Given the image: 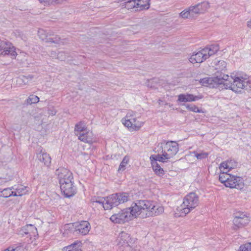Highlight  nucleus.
Wrapping results in <instances>:
<instances>
[{
  "mask_svg": "<svg viewBox=\"0 0 251 251\" xmlns=\"http://www.w3.org/2000/svg\"><path fill=\"white\" fill-rule=\"evenodd\" d=\"M164 210L163 206L155 205L153 201L138 200L133 202L130 207L112 215L110 219L113 223L123 224L130 220L132 217L146 218L159 215L164 212Z\"/></svg>",
  "mask_w": 251,
  "mask_h": 251,
  "instance_id": "f257e3e1",
  "label": "nucleus"
},
{
  "mask_svg": "<svg viewBox=\"0 0 251 251\" xmlns=\"http://www.w3.org/2000/svg\"><path fill=\"white\" fill-rule=\"evenodd\" d=\"M201 83L205 86L217 84L219 89H230L236 93L241 92L245 89L251 91V78L247 75L229 76L220 74L214 77H205L200 80Z\"/></svg>",
  "mask_w": 251,
  "mask_h": 251,
  "instance_id": "f03ea898",
  "label": "nucleus"
},
{
  "mask_svg": "<svg viewBox=\"0 0 251 251\" xmlns=\"http://www.w3.org/2000/svg\"><path fill=\"white\" fill-rule=\"evenodd\" d=\"M199 197L195 193H190L187 195L183 199V202L181 205L180 210L181 212L180 216L183 214L185 216L191 210L196 208L199 204Z\"/></svg>",
  "mask_w": 251,
  "mask_h": 251,
  "instance_id": "7ed1b4c3",
  "label": "nucleus"
},
{
  "mask_svg": "<svg viewBox=\"0 0 251 251\" xmlns=\"http://www.w3.org/2000/svg\"><path fill=\"white\" fill-rule=\"evenodd\" d=\"M129 195L126 193H119L112 194L106 197L104 209H111L120 204L128 201Z\"/></svg>",
  "mask_w": 251,
  "mask_h": 251,
  "instance_id": "20e7f679",
  "label": "nucleus"
},
{
  "mask_svg": "<svg viewBox=\"0 0 251 251\" xmlns=\"http://www.w3.org/2000/svg\"><path fill=\"white\" fill-rule=\"evenodd\" d=\"M136 114L133 111H128L125 119L122 120L124 125L130 130H138L144 125V122L137 120Z\"/></svg>",
  "mask_w": 251,
  "mask_h": 251,
  "instance_id": "39448f33",
  "label": "nucleus"
},
{
  "mask_svg": "<svg viewBox=\"0 0 251 251\" xmlns=\"http://www.w3.org/2000/svg\"><path fill=\"white\" fill-rule=\"evenodd\" d=\"M161 144V147L162 149V154L166 162L178 151L179 145L176 142L164 141Z\"/></svg>",
  "mask_w": 251,
  "mask_h": 251,
  "instance_id": "423d86ee",
  "label": "nucleus"
},
{
  "mask_svg": "<svg viewBox=\"0 0 251 251\" xmlns=\"http://www.w3.org/2000/svg\"><path fill=\"white\" fill-rule=\"evenodd\" d=\"M55 174L58 176L60 184L74 182L73 174L66 168H58L56 170Z\"/></svg>",
  "mask_w": 251,
  "mask_h": 251,
  "instance_id": "0eeeda50",
  "label": "nucleus"
},
{
  "mask_svg": "<svg viewBox=\"0 0 251 251\" xmlns=\"http://www.w3.org/2000/svg\"><path fill=\"white\" fill-rule=\"evenodd\" d=\"M226 186L230 188H236L241 190L243 188L244 183L243 179L240 177L231 175L226 184Z\"/></svg>",
  "mask_w": 251,
  "mask_h": 251,
  "instance_id": "6e6552de",
  "label": "nucleus"
},
{
  "mask_svg": "<svg viewBox=\"0 0 251 251\" xmlns=\"http://www.w3.org/2000/svg\"><path fill=\"white\" fill-rule=\"evenodd\" d=\"M60 189L66 197L69 198L73 196L75 193V188L74 185V182L60 184Z\"/></svg>",
  "mask_w": 251,
  "mask_h": 251,
  "instance_id": "1a4fd4ad",
  "label": "nucleus"
},
{
  "mask_svg": "<svg viewBox=\"0 0 251 251\" xmlns=\"http://www.w3.org/2000/svg\"><path fill=\"white\" fill-rule=\"evenodd\" d=\"M208 58V55L205 54L203 50L193 53L189 58V61L193 64L200 63Z\"/></svg>",
  "mask_w": 251,
  "mask_h": 251,
  "instance_id": "9d476101",
  "label": "nucleus"
},
{
  "mask_svg": "<svg viewBox=\"0 0 251 251\" xmlns=\"http://www.w3.org/2000/svg\"><path fill=\"white\" fill-rule=\"evenodd\" d=\"M76 232L82 235H86L90 231L91 226L88 222L82 221L79 223H75Z\"/></svg>",
  "mask_w": 251,
  "mask_h": 251,
  "instance_id": "9b49d317",
  "label": "nucleus"
},
{
  "mask_svg": "<svg viewBox=\"0 0 251 251\" xmlns=\"http://www.w3.org/2000/svg\"><path fill=\"white\" fill-rule=\"evenodd\" d=\"M202 98L200 96H194L191 94H181L178 96L177 101L179 102H187L195 101Z\"/></svg>",
  "mask_w": 251,
  "mask_h": 251,
  "instance_id": "f8f14e48",
  "label": "nucleus"
},
{
  "mask_svg": "<svg viewBox=\"0 0 251 251\" xmlns=\"http://www.w3.org/2000/svg\"><path fill=\"white\" fill-rule=\"evenodd\" d=\"M77 136L78 139L81 141L90 144H92L96 140L92 132L89 130H87L84 133L78 134Z\"/></svg>",
  "mask_w": 251,
  "mask_h": 251,
  "instance_id": "ddd939ff",
  "label": "nucleus"
},
{
  "mask_svg": "<svg viewBox=\"0 0 251 251\" xmlns=\"http://www.w3.org/2000/svg\"><path fill=\"white\" fill-rule=\"evenodd\" d=\"M37 230L35 226L32 225H27L23 227L19 231V234L22 236L29 234L30 236H35Z\"/></svg>",
  "mask_w": 251,
  "mask_h": 251,
  "instance_id": "4468645a",
  "label": "nucleus"
},
{
  "mask_svg": "<svg viewBox=\"0 0 251 251\" xmlns=\"http://www.w3.org/2000/svg\"><path fill=\"white\" fill-rule=\"evenodd\" d=\"M130 240L129 235L125 232H121L117 238L118 244L121 246H125L128 248H131L129 245V241Z\"/></svg>",
  "mask_w": 251,
  "mask_h": 251,
  "instance_id": "2eb2a0df",
  "label": "nucleus"
},
{
  "mask_svg": "<svg viewBox=\"0 0 251 251\" xmlns=\"http://www.w3.org/2000/svg\"><path fill=\"white\" fill-rule=\"evenodd\" d=\"M36 157L39 160L44 163L45 166L47 167L50 166L51 159L50 155L47 152L43 151L41 150L40 152L37 153Z\"/></svg>",
  "mask_w": 251,
  "mask_h": 251,
  "instance_id": "dca6fc26",
  "label": "nucleus"
},
{
  "mask_svg": "<svg viewBox=\"0 0 251 251\" xmlns=\"http://www.w3.org/2000/svg\"><path fill=\"white\" fill-rule=\"evenodd\" d=\"M249 221L248 217L245 215H244L243 217L236 216L233 220V223L235 227L239 228L248 224Z\"/></svg>",
  "mask_w": 251,
  "mask_h": 251,
  "instance_id": "f3484780",
  "label": "nucleus"
},
{
  "mask_svg": "<svg viewBox=\"0 0 251 251\" xmlns=\"http://www.w3.org/2000/svg\"><path fill=\"white\" fill-rule=\"evenodd\" d=\"M32 75H22L17 78L16 84L19 86H23L25 85L28 84L31 80L33 79Z\"/></svg>",
  "mask_w": 251,
  "mask_h": 251,
  "instance_id": "a211bd4d",
  "label": "nucleus"
},
{
  "mask_svg": "<svg viewBox=\"0 0 251 251\" xmlns=\"http://www.w3.org/2000/svg\"><path fill=\"white\" fill-rule=\"evenodd\" d=\"M82 243L80 241H76L70 245L65 247L63 249L64 251H81Z\"/></svg>",
  "mask_w": 251,
  "mask_h": 251,
  "instance_id": "6ab92c4d",
  "label": "nucleus"
},
{
  "mask_svg": "<svg viewBox=\"0 0 251 251\" xmlns=\"http://www.w3.org/2000/svg\"><path fill=\"white\" fill-rule=\"evenodd\" d=\"M203 50L205 54L208 55V58L215 54L219 50V47L218 45H211L204 48Z\"/></svg>",
  "mask_w": 251,
  "mask_h": 251,
  "instance_id": "aec40b11",
  "label": "nucleus"
},
{
  "mask_svg": "<svg viewBox=\"0 0 251 251\" xmlns=\"http://www.w3.org/2000/svg\"><path fill=\"white\" fill-rule=\"evenodd\" d=\"M87 130L86 124L83 121L79 122L75 126V132L76 136H77L78 134H80V133H84V132Z\"/></svg>",
  "mask_w": 251,
  "mask_h": 251,
  "instance_id": "412c9836",
  "label": "nucleus"
},
{
  "mask_svg": "<svg viewBox=\"0 0 251 251\" xmlns=\"http://www.w3.org/2000/svg\"><path fill=\"white\" fill-rule=\"evenodd\" d=\"M75 223H70L64 226L63 229L64 230L63 234L64 236L68 235L70 233L76 232Z\"/></svg>",
  "mask_w": 251,
  "mask_h": 251,
  "instance_id": "4be33fe9",
  "label": "nucleus"
},
{
  "mask_svg": "<svg viewBox=\"0 0 251 251\" xmlns=\"http://www.w3.org/2000/svg\"><path fill=\"white\" fill-rule=\"evenodd\" d=\"M149 1L150 0H136L137 9H135V11L149 9L150 7Z\"/></svg>",
  "mask_w": 251,
  "mask_h": 251,
  "instance_id": "5701e85b",
  "label": "nucleus"
},
{
  "mask_svg": "<svg viewBox=\"0 0 251 251\" xmlns=\"http://www.w3.org/2000/svg\"><path fill=\"white\" fill-rule=\"evenodd\" d=\"M200 14L204 13L210 7L209 3L208 1H203L195 5Z\"/></svg>",
  "mask_w": 251,
  "mask_h": 251,
  "instance_id": "b1692460",
  "label": "nucleus"
},
{
  "mask_svg": "<svg viewBox=\"0 0 251 251\" xmlns=\"http://www.w3.org/2000/svg\"><path fill=\"white\" fill-rule=\"evenodd\" d=\"M151 165L152 169L156 175L161 176L164 174L163 169L158 164L157 162L153 161L151 163Z\"/></svg>",
  "mask_w": 251,
  "mask_h": 251,
  "instance_id": "393cba45",
  "label": "nucleus"
},
{
  "mask_svg": "<svg viewBox=\"0 0 251 251\" xmlns=\"http://www.w3.org/2000/svg\"><path fill=\"white\" fill-rule=\"evenodd\" d=\"M231 161H225L222 163L220 166L219 169L221 171H227L228 172L230 170L233 168Z\"/></svg>",
  "mask_w": 251,
  "mask_h": 251,
  "instance_id": "a878e982",
  "label": "nucleus"
},
{
  "mask_svg": "<svg viewBox=\"0 0 251 251\" xmlns=\"http://www.w3.org/2000/svg\"><path fill=\"white\" fill-rule=\"evenodd\" d=\"M221 172L222 173L219 175V180L226 186L231 175L227 174V172L226 171Z\"/></svg>",
  "mask_w": 251,
  "mask_h": 251,
  "instance_id": "bb28decb",
  "label": "nucleus"
},
{
  "mask_svg": "<svg viewBox=\"0 0 251 251\" xmlns=\"http://www.w3.org/2000/svg\"><path fill=\"white\" fill-rule=\"evenodd\" d=\"M6 191H8L9 193L4 194L3 195H4V198H8L12 196H19L17 192L15 190V187L14 186L5 188L4 192L5 193Z\"/></svg>",
  "mask_w": 251,
  "mask_h": 251,
  "instance_id": "cd10ccee",
  "label": "nucleus"
},
{
  "mask_svg": "<svg viewBox=\"0 0 251 251\" xmlns=\"http://www.w3.org/2000/svg\"><path fill=\"white\" fill-rule=\"evenodd\" d=\"M51 34H49L44 29H40L38 30V36L43 41H45V42L47 43L49 38L50 37Z\"/></svg>",
  "mask_w": 251,
  "mask_h": 251,
  "instance_id": "c85d7f7f",
  "label": "nucleus"
},
{
  "mask_svg": "<svg viewBox=\"0 0 251 251\" xmlns=\"http://www.w3.org/2000/svg\"><path fill=\"white\" fill-rule=\"evenodd\" d=\"M183 105H184L187 110L193 111L196 113H201L202 112V110L201 109H199V108L196 106L194 104H183Z\"/></svg>",
  "mask_w": 251,
  "mask_h": 251,
  "instance_id": "c756f323",
  "label": "nucleus"
},
{
  "mask_svg": "<svg viewBox=\"0 0 251 251\" xmlns=\"http://www.w3.org/2000/svg\"><path fill=\"white\" fill-rule=\"evenodd\" d=\"M47 43H54V44H64V42H63L61 38L57 35H55L54 37H50L47 40Z\"/></svg>",
  "mask_w": 251,
  "mask_h": 251,
  "instance_id": "7c9ffc66",
  "label": "nucleus"
},
{
  "mask_svg": "<svg viewBox=\"0 0 251 251\" xmlns=\"http://www.w3.org/2000/svg\"><path fill=\"white\" fill-rule=\"evenodd\" d=\"M180 17H182L184 19H192L193 18L192 16H191V13L190 11L189 10V7L186 8L183 11H182L179 14Z\"/></svg>",
  "mask_w": 251,
  "mask_h": 251,
  "instance_id": "2f4dec72",
  "label": "nucleus"
},
{
  "mask_svg": "<svg viewBox=\"0 0 251 251\" xmlns=\"http://www.w3.org/2000/svg\"><path fill=\"white\" fill-rule=\"evenodd\" d=\"M125 3V8L128 9L132 8H136L137 9L136 0H127Z\"/></svg>",
  "mask_w": 251,
  "mask_h": 251,
  "instance_id": "473e14b6",
  "label": "nucleus"
},
{
  "mask_svg": "<svg viewBox=\"0 0 251 251\" xmlns=\"http://www.w3.org/2000/svg\"><path fill=\"white\" fill-rule=\"evenodd\" d=\"M150 159L151 161V163L153 161H160L161 162H166L165 159L164 158L162 154H157V155H152L150 157Z\"/></svg>",
  "mask_w": 251,
  "mask_h": 251,
  "instance_id": "72a5a7b5",
  "label": "nucleus"
},
{
  "mask_svg": "<svg viewBox=\"0 0 251 251\" xmlns=\"http://www.w3.org/2000/svg\"><path fill=\"white\" fill-rule=\"evenodd\" d=\"M15 190L18 193L19 196H22L26 194L27 190H26V187L22 185H18L17 187L15 188Z\"/></svg>",
  "mask_w": 251,
  "mask_h": 251,
  "instance_id": "f704fd0d",
  "label": "nucleus"
},
{
  "mask_svg": "<svg viewBox=\"0 0 251 251\" xmlns=\"http://www.w3.org/2000/svg\"><path fill=\"white\" fill-rule=\"evenodd\" d=\"M128 161H129L128 157L126 156H125L119 166V167L118 169L119 172L123 171L126 169V166L127 164Z\"/></svg>",
  "mask_w": 251,
  "mask_h": 251,
  "instance_id": "c9c22d12",
  "label": "nucleus"
},
{
  "mask_svg": "<svg viewBox=\"0 0 251 251\" xmlns=\"http://www.w3.org/2000/svg\"><path fill=\"white\" fill-rule=\"evenodd\" d=\"M92 201V202H93V203H99L100 204H101L103 206V207L104 208V205H105V202H106V198H101V197H98V198H93L91 200Z\"/></svg>",
  "mask_w": 251,
  "mask_h": 251,
  "instance_id": "e433bc0d",
  "label": "nucleus"
},
{
  "mask_svg": "<svg viewBox=\"0 0 251 251\" xmlns=\"http://www.w3.org/2000/svg\"><path fill=\"white\" fill-rule=\"evenodd\" d=\"M39 101V98L35 95H31L26 100V103L28 104L37 103Z\"/></svg>",
  "mask_w": 251,
  "mask_h": 251,
  "instance_id": "4c0bfd02",
  "label": "nucleus"
},
{
  "mask_svg": "<svg viewBox=\"0 0 251 251\" xmlns=\"http://www.w3.org/2000/svg\"><path fill=\"white\" fill-rule=\"evenodd\" d=\"M226 63L224 60H220L216 64V69L219 71H223L226 68Z\"/></svg>",
  "mask_w": 251,
  "mask_h": 251,
  "instance_id": "58836bf2",
  "label": "nucleus"
},
{
  "mask_svg": "<svg viewBox=\"0 0 251 251\" xmlns=\"http://www.w3.org/2000/svg\"><path fill=\"white\" fill-rule=\"evenodd\" d=\"M189 8L191 13V16H192L193 18L200 15L195 5L190 6L189 7Z\"/></svg>",
  "mask_w": 251,
  "mask_h": 251,
  "instance_id": "ea45409f",
  "label": "nucleus"
},
{
  "mask_svg": "<svg viewBox=\"0 0 251 251\" xmlns=\"http://www.w3.org/2000/svg\"><path fill=\"white\" fill-rule=\"evenodd\" d=\"M193 154H194V156L197 157L198 159L201 160L204 158H206L207 157L208 153L205 152H201L200 153H198L196 151H193L192 152Z\"/></svg>",
  "mask_w": 251,
  "mask_h": 251,
  "instance_id": "a19ab883",
  "label": "nucleus"
},
{
  "mask_svg": "<svg viewBox=\"0 0 251 251\" xmlns=\"http://www.w3.org/2000/svg\"><path fill=\"white\" fill-rule=\"evenodd\" d=\"M240 251H251V243H248L240 247Z\"/></svg>",
  "mask_w": 251,
  "mask_h": 251,
  "instance_id": "79ce46f5",
  "label": "nucleus"
},
{
  "mask_svg": "<svg viewBox=\"0 0 251 251\" xmlns=\"http://www.w3.org/2000/svg\"><path fill=\"white\" fill-rule=\"evenodd\" d=\"M66 54L64 51H60L57 53V58L62 61L66 59Z\"/></svg>",
  "mask_w": 251,
  "mask_h": 251,
  "instance_id": "37998d69",
  "label": "nucleus"
},
{
  "mask_svg": "<svg viewBox=\"0 0 251 251\" xmlns=\"http://www.w3.org/2000/svg\"><path fill=\"white\" fill-rule=\"evenodd\" d=\"M14 248L17 251H24L25 250V244L22 243H19Z\"/></svg>",
  "mask_w": 251,
  "mask_h": 251,
  "instance_id": "c03bdc74",
  "label": "nucleus"
},
{
  "mask_svg": "<svg viewBox=\"0 0 251 251\" xmlns=\"http://www.w3.org/2000/svg\"><path fill=\"white\" fill-rule=\"evenodd\" d=\"M40 3L44 4V5H49V0H38Z\"/></svg>",
  "mask_w": 251,
  "mask_h": 251,
  "instance_id": "a18cd8bd",
  "label": "nucleus"
},
{
  "mask_svg": "<svg viewBox=\"0 0 251 251\" xmlns=\"http://www.w3.org/2000/svg\"><path fill=\"white\" fill-rule=\"evenodd\" d=\"M57 54H56V53L55 51H51V53H50V56L52 58H55L56 57L57 58Z\"/></svg>",
  "mask_w": 251,
  "mask_h": 251,
  "instance_id": "49530a36",
  "label": "nucleus"
},
{
  "mask_svg": "<svg viewBox=\"0 0 251 251\" xmlns=\"http://www.w3.org/2000/svg\"><path fill=\"white\" fill-rule=\"evenodd\" d=\"M4 192V189L2 190V191H1V194H0V196H2V197H4V195H3L5 193H9V192L8 191H6V192Z\"/></svg>",
  "mask_w": 251,
  "mask_h": 251,
  "instance_id": "de8ad7c7",
  "label": "nucleus"
},
{
  "mask_svg": "<svg viewBox=\"0 0 251 251\" xmlns=\"http://www.w3.org/2000/svg\"><path fill=\"white\" fill-rule=\"evenodd\" d=\"M131 251H140V250L138 249H132Z\"/></svg>",
  "mask_w": 251,
  "mask_h": 251,
  "instance_id": "09e8293b",
  "label": "nucleus"
},
{
  "mask_svg": "<svg viewBox=\"0 0 251 251\" xmlns=\"http://www.w3.org/2000/svg\"><path fill=\"white\" fill-rule=\"evenodd\" d=\"M125 2L126 1H125L124 2H123V3H121L122 7H123L124 8H125V4H126Z\"/></svg>",
  "mask_w": 251,
  "mask_h": 251,
  "instance_id": "8fccbe9b",
  "label": "nucleus"
},
{
  "mask_svg": "<svg viewBox=\"0 0 251 251\" xmlns=\"http://www.w3.org/2000/svg\"><path fill=\"white\" fill-rule=\"evenodd\" d=\"M49 113H50V114L54 115H55V112H53V111H51V112H50Z\"/></svg>",
  "mask_w": 251,
  "mask_h": 251,
  "instance_id": "3c124183",
  "label": "nucleus"
},
{
  "mask_svg": "<svg viewBox=\"0 0 251 251\" xmlns=\"http://www.w3.org/2000/svg\"><path fill=\"white\" fill-rule=\"evenodd\" d=\"M16 249L15 248H14L13 247H11V251H17L16 250H15Z\"/></svg>",
  "mask_w": 251,
  "mask_h": 251,
  "instance_id": "603ef678",
  "label": "nucleus"
},
{
  "mask_svg": "<svg viewBox=\"0 0 251 251\" xmlns=\"http://www.w3.org/2000/svg\"><path fill=\"white\" fill-rule=\"evenodd\" d=\"M125 0H119V1H118V2H122V1H125Z\"/></svg>",
  "mask_w": 251,
  "mask_h": 251,
  "instance_id": "864d4df0",
  "label": "nucleus"
},
{
  "mask_svg": "<svg viewBox=\"0 0 251 251\" xmlns=\"http://www.w3.org/2000/svg\"><path fill=\"white\" fill-rule=\"evenodd\" d=\"M244 215V214H240V215H239L238 216H240V217H243V215Z\"/></svg>",
  "mask_w": 251,
  "mask_h": 251,
  "instance_id": "5fc2aeb1",
  "label": "nucleus"
},
{
  "mask_svg": "<svg viewBox=\"0 0 251 251\" xmlns=\"http://www.w3.org/2000/svg\"><path fill=\"white\" fill-rule=\"evenodd\" d=\"M39 125H42V122H39V123H38Z\"/></svg>",
  "mask_w": 251,
  "mask_h": 251,
  "instance_id": "6e6d98bb",
  "label": "nucleus"
}]
</instances>
